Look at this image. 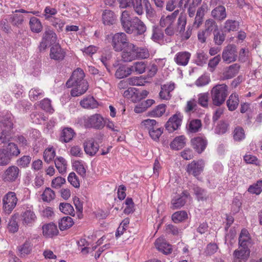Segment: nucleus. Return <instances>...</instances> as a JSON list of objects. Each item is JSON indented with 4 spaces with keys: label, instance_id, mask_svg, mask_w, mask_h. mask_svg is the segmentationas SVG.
<instances>
[{
    "label": "nucleus",
    "instance_id": "obj_47",
    "mask_svg": "<svg viewBox=\"0 0 262 262\" xmlns=\"http://www.w3.org/2000/svg\"><path fill=\"white\" fill-rule=\"evenodd\" d=\"M164 37V35L162 30L158 27L154 26L151 39L155 42H160L163 40Z\"/></svg>",
    "mask_w": 262,
    "mask_h": 262
},
{
    "label": "nucleus",
    "instance_id": "obj_27",
    "mask_svg": "<svg viewBox=\"0 0 262 262\" xmlns=\"http://www.w3.org/2000/svg\"><path fill=\"white\" fill-rule=\"evenodd\" d=\"M32 241V238H28L23 245L17 247L21 257L29 255L32 252L33 246Z\"/></svg>",
    "mask_w": 262,
    "mask_h": 262
},
{
    "label": "nucleus",
    "instance_id": "obj_7",
    "mask_svg": "<svg viewBox=\"0 0 262 262\" xmlns=\"http://www.w3.org/2000/svg\"><path fill=\"white\" fill-rule=\"evenodd\" d=\"M57 36L55 32L49 28H46L42 35L41 42L38 47L40 52L45 50L50 45L56 42Z\"/></svg>",
    "mask_w": 262,
    "mask_h": 262
},
{
    "label": "nucleus",
    "instance_id": "obj_22",
    "mask_svg": "<svg viewBox=\"0 0 262 262\" xmlns=\"http://www.w3.org/2000/svg\"><path fill=\"white\" fill-rule=\"evenodd\" d=\"M189 195V193L187 191H184L180 196L173 198L171 202V208L177 209L183 206L186 202V199Z\"/></svg>",
    "mask_w": 262,
    "mask_h": 262
},
{
    "label": "nucleus",
    "instance_id": "obj_32",
    "mask_svg": "<svg viewBox=\"0 0 262 262\" xmlns=\"http://www.w3.org/2000/svg\"><path fill=\"white\" fill-rule=\"evenodd\" d=\"M212 16L217 20H223L227 17L226 8L224 6L219 5L215 7L211 11Z\"/></svg>",
    "mask_w": 262,
    "mask_h": 262
},
{
    "label": "nucleus",
    "instance_id": "obj_62",
    "mask_svg": "<svg viewBox=\"0 0 262 262\" xmlns=\"http://www.w3.org/2000/svg\"><path fill=\"white\" fill-rule=\"evenodd\" d=\"M210 81V77L206 75H202L195 81V84L198 87H202L207 85Z\"/></svg>",
    "mask_w": 262,
    "mask_h": 262
},
{
    "label": "nucleus",
    "instance_id": "obj_61",
    "mask_svg": "<svg viewBox=\"0 0 262 262\" xmlns=\"http://www.w3.org/2000/svg\"><path fill=\"white\" fill-rule=\"evenodd\" d=\"M73 166L77 172L82 177H84L86 174V169L83 162L82 161H76Z\"/></svg>",
    "mask_w": 262,
    "mask_h": 262
},
{
    "label": "nucleus",
    "instance_id": "obj_57",
    "mask_svg": "<svg viewBox=\"0 0 262 262\" xmlns=\"http://www.w3.org/2000/svg\"><path fill=\"white\" fill-rule=\"evenodd\" d=\"M193 191L199 201H204L207 199V192L204 189L199 187H195L193 188Z\"/></svg>",
    "mask_w": 262,
    "mask_h": 262
},
{
    "label": "nucleus",
    "instance_id": "obj_51",
    "mask_svg": "<svg viewBox=\"0 0 262 262\" xmlns=\"http://www.w3.org/2000/svg\"><path fill=\"white\" fill-rule=\"evenodd\" d=\"M188 217L185 211H179L172 215V220L175 223H179L185 221Z\"/></svg>",
    "mask_w": 262,
    "mask_h": 262
},
{
    "label": "nucleus",
    "instance_id": "obj_55",
    "mask_svg": "<svg viewBox=\"0 0 262 262\" xmlns=\"http://www.w3.org/2000/svg\"><path fill=\"white\" fill-rule=\"evenodd\" d=\"M41 196L44 202H49L54 199L55 194L54 191L50 188L47 187L42 194Z\"/></svg>",
    "mask_w": 262,
    "mask_h": 262
},
{
    "label": "nucleus",
    "instance_id": "obj_48",
    "mask_svg": "<svg viewBox=\"0 0 262 262\" xmlns=\"http://www.w3.org/2000/svg\"><path fill=\"white\" fill-rule=\"evenodd\" d=\"M166 105L161 104L158 105L155 108L148 112V115L153 117L162 116L165 112Z\"/></svg>",
    "mask_w": 262,
    "mask_h": 262
},
{
    "label": "nucleus",
    "instance_id": "obj_26",
    "mask_svg": "<svg viewBox=\"0 0 262 262\" xmlns=\"http://www.w3.org/2000/svg\"><path fill=\"white\" fill-rule=\"evenodd\" d=\"M250 253V248L239 247L238 249L235 250L233 253L234 260L238 261L246 260L249 257Z\"/></svg>",
    "mask_w": 262,
    "mask_h": 262
},
{
    "label": "nucleus",
    "instance_id": "obj_13",
    "mask_svg": "<svg viewBox=\"0 0 262 262\" xmlns=\"http://www.w3.org/2000/svg\"><path fill=\"white\" fill-rule=\"evenodd\" d=\"M205 162L202 159L193 160L187 165L186 171L189 174L197 177L203 172Z\"/></svg>",
    "mask_w": 262,
    "mask_h": 262
},
{
    "label": "nucleus",
    "instance_id": "obj_58",
    "mask_svg": "<svg viewBox=\"0 0 262 262\" xmlns=\"http://www.w3.org/2000/svg\"><path fill=\"white\" fill-rule=\"evenodd\" d=\"M198 97V104L203 107H207L208 105L209 100L208 93L199 94Z\"/></svg>",
    "mask_w": 262,
    "mask_h": 262
},
{
    "label": "nucleus",
    "instance_id": "obj_11",
    "mask_svg": "<svg viewBox=\"0 0 262 262\" xmlns=\"http://www.w3.org/2000/svg\"><path fill=\"white\" fill-rule=\"evenodd\" d=\"M186 25V17L185 15L181 14L178 19L177 29L181 35L182 39L185 40L188 39L192 34V28L190 26L188 27L186 32H184Z\"/></svg>",
    "mask_w": 262,
    "mask_h": 262
},
{
    "label": "nucleus",
    "instance_id": "obj_2",
    "mask_svg": "<svg viewBox=\"0 0 262 262\" xmlns=\"http://www.w3.org/2000/svg\"><path fill=\"white\" fill-rule=\"evenodd\" d=\"M120 20L122 27L127 33L142 35L146 30L144 23L138 17L130 18L127 11L122 12Z\"/></svg>",
    "mask_w": 262,
    "mask_h": 262
},
{
    "label": "nucleus",
    "instance_id": "obj_41",
    "mask_svg": "<svg viewBox=\"0 0 262 262\" xmlns=\"http://www.w3.org/2000/svg\"><path fill=\"white\" fill-rule=\"evenodd\" d=\"M29 25L31 30L34 33H38L42 29V26L39 19L36 17H31L29 21Z\"/></svg>",
    "mask_w": 262,
    "mask_h": 262
},
{
    "label": "nucleus",
    "instance_id": "obj_42",
    "mask_svg": "<svg viewBox=\"0 0 262 262\" xmlns=\"http://www.w3.org/2000/svg\"><path fill=\"white\" fill-rule=\"evenodd\" d=\"M132 74V70L130 66H121L117 69L115 72V76L119 79H122L127 77Z\"/></svg>",
    "mask_w": 262,
    "mask_h": 262
},
{
    "label": "nucleus",
    "instance_id": "obj_59",
    "mask_svg": "<svg viewBox=\"0 0 262 262\" xmlns=\"http://www.w3.org/2000/svg\"><path fill=\"white\" fill-rule=\"evenodd\" d=\"M55 156V151L53 147L47 148L43 152V158L47 163L52 161Z\"/></svg>",
    "mask_w": 262,
    "mask_h": 262
},
{
    "label": "nucleus",
    "instance_id": "obj_40",
    "mask_svg": "<svg viewBox=\"0 0 262 262\" xmlns=\"http://www.w3.org/2000/svg\"><path fill=\"white\" fill-rule=\"evenodd\" d=\"M239 26V23L235 20L228 19L224 23V29L225 32H230L237 31Z\"/></svg>",
    "mask_w": 262,
    "mask_h": 262
},
{
    "label": "nucleus",
    "instance_id": "obj_52",
    "mask_svg": "<svg viewBox=\"0 0 262 262\" xmlns=\"http://www.w3.org/2000/svg\"><path fill=\"white\" fill-rule=\"evenodd\" d=\"M60 210L66 214H70L74 216V209L73 207L69 203H62L59 205Z\"/></svg>",
    "mask_w": 262,
    "mask_h": 262
},
{
    "label": "nucleus",
    "instance_id": "obj_23",
    "mask_svg": "<svg viewBox=\"0 0 262 262\" xmlns=\"http://www.w3.org/2000/svg\"><path fill=\"white\" fill-rule=\"evenodd\" d=\"M175 88V84L173 82H170L161 85V91L159 93V96L161 99L169 100L171 97L170 92Z\"/></svg>",
    "mask_w": 262,
    "mask_h": 262
},
{
    "label": "nucleus",
    "instance_id": "obj_19",
    "mask_svg": "<svg viewBox=\"0 0 262 262\" xmlns=\"http://www.w3.org/2000/svg\"><path fill=\"white\" fill-rule=\"evenodd\" d=\"M99 146L94 139L86 140L84 143V149L85 153L91 156H93L98 151Z\"/></svg>",
    "mask_w": 262,
    "mask_h": 262
},
{
    "label": "nucleus",
    "instance_id": "obj_45",
    "mask_svg": "<svg viewBox=\"0 0 262 262\" xmlns=\"http://www.w3.org/2000/svg\"><path fill=\"white\" fill-rule=\"evenodd\" d=\"M55 165L59 173L62 174L66 171L67 163L66 160L61 157H58L55 160Z\"/></svg>",
    "mask_w": 262,
    "mask_h": 262
},
{
    "label": "nucleus",
    "instance_id": "obj_63",
    "mask_svg": "<svg viewBox=\"0 0 262 262\" xmlns=\"http://www.w3.org/2000/svg\"><path fill=\"white\" fill-rule=\"evenodd\" d=\"M126 207L124 210V213L126 214H129L134 212L135 210L134 203L132 198H127L125 201Z\"/></svg>",
    "mask_w": 262,
    "mask_h": 262
},
{
    "label": "nucleus",
    "instance_id": "obj_21",
    "mask_svg": "<svg viewBox=\"0 0 262 262\" xmlns=\"http://www.w3.org/2000/svg\"><path fill=\"white\" fill-rule=\"evenodd\" d=\"M252 244V239L247 230H242L238 237V246L239 247L249 248Z\"/></svg>",
    "mask_w": 262,
    "mask_h": 262
},
{
    "label": "nucleus",
    "instance_id": "obj_60",
    "mask_svg": "<svg viewBox=\"0 0 262 262\" xmlns=\"http://www.w3.org/2000/svg\"><path fill=\"white\" fill-rule=\"evenodd\" d=\"M248 191L251 193L259 194L262 191V180H259L255 184L250 186Z\"/></svg>",
    "mask_w": 262,
    "mask_h": 262
},
{
    "label": "nucleus",
    "instance_id": "obj_12",
    "mask_svg": "<svg viewBox=\"0 0 262 262\" xmlns=\"http://www.w3.org/2000/svg\"><path fill=\"white\" fill-rule=\"evenodd\" d=\"M21 224L25 227H32L37 220V216L32 209L29 208L23 211L20 215Z\"/></svg>",
    "mask_w": 262,
    "mask_h": 262
},
{
    "label": "nucleus",
    "instance_id": "obj_15",
    "mask_svg": "<svg viewBox=\"0 0 262 262\" xmlns=\"http://www.w3.org/2000/svg\"><path fill=\"white\" fill-rule=\"evenodd\" d=\"M120 7L122 8L133 7L138 15L143 13V8L141 0H120Z\"/></svg>",
    "mask_w": 262,
    "mask_h": 262
},
{
    "label": "nucleus",
    "instance_id": "obj_8",
    "mask_svg": "<svg viewBox=\"0 0 262 262\" xmlns=\"http://www.w3.org/2000/svg\"><path fill=\"white\" fill-rule=\"evenodd\" d=\"M129 43L127 41V36L124 33H117L112 36V45L115 51H122Z\"/></svg>",
    "mask_w": 262,
    "mask_h": 262
},
{
    "label": "nucleus",
    "instance_id": "obj_6",
    "mask_svg": "<svg viewBox=\"0 0 262 262\" xmlns=\"http://www.w3.org/2000/svg\"><path fill=\"white\" fill-rule=\"evenodd\" d=\"M18 199L14 192L9 191L3 198V209L8 214H10L16 207Z\"/></svg>",
    "mask_w": 262,
    "mask_h": 262
},
{
    "label": "nucleus",
    "instance_id": "obj_50",
    "mask_svg": "<svg viewBox=\"0 0 262 262\" xmlns=\"http://www.w3.org/2000/svg\"><path fill=\"white\" fill-rule=\"evenodd\" d=\"M240 66L238 63H234L230 66L226 72V77L227 79L234 77L239 71Z\"/></svg>",
    "mask_w": 262,
    "mask_h": 262
},
{
    "label": "nucleus",
    "instance_id": "obj_53",
    "mask_svg": "<svg viewBox=\"0 0 262 262\" xmlns=\"http://www.w3.org/2000/svg\"><path fill=\"white\" fill-rule=\"evenodd\" d=\"M16 219L17 216L16 215H14L11 217L9 222L7 228L9 231L11 233H15L18 230L19 226L17 222L16 221Z\"/></svg>",
    "mask_w": 262,
    "mask_h": 262
},
{
    "label": "nucleus",
    "instance_id": "obj_34",
    "mask_svg": "<svg viewBox=\"0 0 262 262\" xmlns=\"http://www.w3.org/2000/svg\"><path fill=\"white\" fill-rule=\"evenodd\" d=\"M75 133L74 130L70 127L63 129L61 133L59 140L64 143L70 142L73 138Z\"/></svg>",
    "mask_w": 262,
    "mask_h": 262
},
{
    "label": "nucleus",
    "instance_id": "obj_28",
    "mask_svg": "<svg viewBox=\"0 0 262 262\" xmlns=\"http://www.w3.org/2000/svg\"><path fill=\"white\" fill-rule=\"evenodd\" d=\"M156 248L165 254H168L172 252L171 245L166 243L163 238H158L155 243Z\"/></svg>",
    "mask_w": 262,
    "mask_h": 262
},
{
    "label": "nucleus",
    "instance_id": "obj_43",
    "mask_svg": "<svg viewBox=\"0 0 262 262\" xmlns=\"http://www.w3.org/2000/svg\"><path fill=\"white\" fill-rule=\"evenodd\" d=\"M74 224L73 219L70 216H64L58 222L59 229L63 231L71 227Z\"/></svg>",
    "mask_w": 262,
    "mask_h": 262
},
{
    "label": "nucleus",
    "instance_id": "obj_18",
    "mask_svg": "<svg viewBox=\"0 0 262 262\" xmlns=\"http://www.w3.org/2000/svg\"><path fill=\"white\" fill-rule=\"evenodd\" d=\"M208 10V5L205 3H203L201 6L198 9L194 21L193 23V27L198 28L202 24L204 16Z\"/></svg>",
    "mask_w": 262,
    "mask_h": 262
},
{
    "label": "nucleus",
    "instance_id": "obj_29",
    "mask_svg": "<svg viewBox=\"0 0 262 262\" xmlns=\"http://www.w3.org/2000/svg\"><path fill=\"white\" fill-rule=\"evenodd\" d=\"M102 21L105 26H111L115 24L116 16L114 12L110 10H105L102 15Z\"/></svg>",
    "mask_w": 262,
    "mask_h": 262
},
{
    "label": "nucleus",
    "instance_id": "obj_38",
    "mask_svg": "<svg viewBox=\"0 0 262 262\" xmlns=\"http://www.w3.org/2000/svg\"><path fill=\"white\" fill-rule=\"evenodd\" d=\"M141 125L148 132L151 130H155L156 128H162L160 124L154 119L144 120L142 122Z\"/></svg>",
    "mask_w": 262,
    "mask_h": 262
},
{
    "label": "nucleus",
    "instance_id": "obj_39",
    "mask_svg": "<svg viewBox=\"0 0 262 262\" xmlns=\"http://www.w3.org/2000/svg\"><path fill=\"white\" fill-rule=\"evenodd\" d=\"M5 151V153L10 158L12 156H17L20 154V150L16 144L14 143H9L6 148L2 149Z\"/></svg>",
    "mask_w": 262,
    "mask_h": 262
},
{
    "label": "nucleus",
    "instance_id": "obj_20",
    "mask_svg": "<svg viewBox=\"0 0 262 262\" xmlns=\"http://www.w3.org/2000/svg\"><path fill=\"white\" fill-rule=\"evenodd\" d=\"M193 148L199 154L202 153L206 148L207 144L206 139L202 137H196L191 140Z\"/></svg>",
    "mask_w": 262,
    "mask_h": 262
},
{
    "label": "nucleus",
    "instance_id": "obj_54",
    "mask_svg": "<svg viewBox=\"0 0 262 262\" xmlns=\"http://www.w3.org/2000/svg\"><path fill=\"white\" fill-rule=\"evenodd\" d=\"M24 16L21 14H14L10 18V22L13 26L20 27L24 22Z\"/></svg>",
    "mask_w": 262,
    "mask_h": 262
},
{
    "label": "nucleus",
    "instance_id": "obj_10",
    "mask_svg": "<svg viewBox=\"0 0 262 262\" xmlns=\"http://www.w3.org/2000/svg\"><path fill=\"white\" fill-rule=\"evenodd\" d=\"M222 57L224 62L230 63L237 58V51L235 45L230 44L225 47L222 52Z\"/></svg>",
    "mask_w": 262,
    "mask_h": 262
},
{
    "label": "nucleus",
    "instance_id": "obj_1",
    "mask_svg": "<svg viewBox=\"0 0 262 262\" xmlns=\"http://www.w3.org/2000/svg\"><path fill=\"white\" fill-rule=\"evenodd\" d=\"M84 72L80 68H77L72 73L70 78L67 81L66 85L68 88L74 87L71 91L73 97H77L85 93L89 88V84L86 80Z\"/></svg>",
    "mask_w": 262,
    "mask_h": 262
},
{
    "label": "nucleus",
    "instance_id": "obj_5",
    "mask_svg": "<svg viewBox=\"0 0 262 262\" xmlns=\"http://www.w3.org/2000/svg\"><path fill=\"white\" fill-rule=\"evenodd\" d=\"M80 121L86 128L100 129L104 126L103 118L98 114L83 116L80 118Z\"/></svg>",
    "mask_w": 262,
    "mask_h": 262
},
{
    "label": "nucleus",
    "instance_id": "obj_64",
    "mask_svg": "<svg viewBox=\"0 0 262 262\" xmlns=\"http://www.w3.org/2000/svg\"><path fill=\"white\" fill-rule=\"evenodd\" d=\"M214 34V41L217 45H221L225 39V34L222 32L216 31L213 33Z\"/></svg>",
    "mask_w": 262,
    "mask_h": 262
},
{
    "label": "nucleus",
    "instance_id": "obj_30",
    "mask_svg": "<svg viewBox=\"0 0 262 262\" xmlns=\"http://www.w3.org/2000/svg\"><path fill=\"white\" fill-rule=\"evenodd\" d=\"M202 122L199 119H193L187 123L186 126L187 132L188 134L196 133L201 130Z\"/></svg>",
    "mask_w": 262,
    "mask_h": 262
},
{
    "label": "nucleus",
    "instance_id": "obj_24",
    "mask_svg": "<svg viewBox=\"0 0 262 262\" xmlns=\"http://www.w3.org/2000/svg\"><path fill=\"white\" fill-rule=\"evenodd\" d=\"M179 10H176L170 15L166 16H162L160 19L159 24L162 28H165L167 26L173 25L175 20L179 14Z\"/></svg>",
    "mask_w": 262,
    "mask_h": 262
},
{
    "label": "nucleus",
    "instance_id": "obj_4",
    "mask_svg": "<svg viewBox=\"0 0 262 262\" xmlns=\"http://www.w3.org/2000/svg\"><path fill=\"white\" fill-rule=\"evenodd\" d=\"M13 117L11 114H8L1 120L0 126L2 128L0 140L5 143L9 141L11 138V131L13 125Z\"/></svg>",
    "mask_w": 262,
    "mask_h": 262
},
{
    "label": "nucleus",
    "instance_id": "obj_33",
    "mask_svg": "<svg viewBox=\"0 0 262 262\" xmlns=\"http://www.w3.org/2000/svg\"><path fill=\"white\" fill-rule=\"evenodd\" d=\"M186 138L184 135L176 137L170 144L171 149L180 150L183 148L186 145Z\"/></svg>",
    "mask_w": 262,
    "mask_h": 262
},
{
    "label": "nucleus",
    "instance_id": "obj_14",
    "mask_svg": "<svg viewBox=\"0 0 262 262\" xmlns=\"http://www.w3.org/2000/svg\"><path fill=\"white\" fill-rule=\"evenodd\" d=\"M122 50L121 59L123 62H128L136 59V45L129 43Z\"/></svg>",
    "mask_w": 262,
    "mask_h": 262
},
{
    "label": "nucleus",
    "instance_id": "obj_31",
    "mask_svg": "<svg viewBox=\"0 0 262 262\" xmlns=\"http://www.w3.org/2000/svg\"><path fill=\"white\" fill-rule=\"evenodd\" d=\"M42 233L46 237H52L57 235L58 230L55 224L49 223L42 226Z\"/></svg>",
    "mask_w": 262,
    "mask_h": 262
},
{
    "label": "nucleus",
    "instance_id": "obj_49",
    "mask_svg": "<svg viewBox=\"0 0 262 262\" xmlns=\"http://www.w3.org/2000/svg\"><path fill=\"white\" fill-rule=\"evenodd\" d=\"M233 137L235 141L239 142L243 140L246 137L243 128L241 126L236 127L233 132Z\"/></svg>",
    "mask_w": 262,
    "mask_h": 262
},
{
    "label": "nucleus",
    "instance_id": "obj_46",
    "mask_svg": "<svg viewBox=\"0 0 262 262\" xmlns=\"http://www.w3.org/2000/svg\"><path fill=\"white\" fill-rule=\"evenodd\" d=\"M29 96L31 101H36L43 97V92L38 88H32L29 92Z\"/></svg>",
    "mask_w": 262,
    "mask_h": 262
},
{
    "label": "nucleus",
    "instance_id": "obj_36",
    "mask_svg": "<svg viewBox=\"0 0 262 262\" xmlns=\"http://www.w3.org/2000/svg\"><path fill=\"white\" fill-rule=\"evenodd\" d=\"M147 67V63L145 61H136L130 66L132 73L141 74L145 72Z\"/></svg>",
    "mask_w": 262,
    "mask_h": 262
},
{
    "label": "nucleus",
    "instance_id": "obj_44",
    "mask_svg": "<svg viewBox=\"0 0 262 262\" xmlns=\"http://www.w3.org/2000/svg\"><path fill=\"white\" fill-rule=\"evenodd\" d=\"M210 35L212 32H215L219 30L216 22L213 19H207L205 22V29Z\"/></svg>",
    "mask_w": 262,
    "mask_h": 262
},
{
    "label": "nucleus",
    "instance_id": "obj_16",
    "mask_svg": "<svg viewBox=\"0 0 262 262\" xmlns=\"http://www.w3.org/2000/svg\"><path fill=\"white\" fill-rule=\"evenodd\" d=\"M66 52L59 44L53 46L50 51V57L55 61H61L64 59Z\"/></svg>",
    "mask_w": 262,
    "mask_h": 262
},
{
    "label": "nucleus",
    "instance_id": "obj_35",
    "mask_svg": "<svg viewBox=\"0 0 262 262\" xmlns=\"http://www.w3.org/2000/svg\"><path fill=\"white\" fill-rule=\"evenodd\" d=\"M80 104L81 106L87 109H93L97 108L98 106V102L92 96H88L82 99Z\"/></svg>",
    "mask_w": 262,
    "mask_h": 262
},
{
    "label": "nucleus",
    "instance_id": "obj_56",
    "mask_svg": "<svg viewBox=\"0 0 262 262\" xmlns=\"http://www.w3.org/2000/svg\"><path fill=\"white\" fill-rule=\"evenodd\" d=\"M136 59H146L149 57V53L146 48H138L136 46Z\"/></svg>",
    "mask_w": 262,
    "mask_h": 262
},
{
    "label": "nucleus",
    "instance_id": "obj_3",
    "mask_svg": "<svg viewBox=\"0 0 262 262\" xmlns=\"http://www.w3.org/2000/svg\"><path fill=\"white\" fill-rule=\"evenodd\" d=\"M212 104L217 106L222 105L228 95V87L225 84H216L210 91Z\"/></svg>",
    "mask_w": 262,
    "mask_h": 262
},
{
    "label": "nucleus",
    "instance_id": "obj_25",
    "mask_svg": "<svg viewBox=\"0 0 262 262\" xmlns=\"http://www.w3.org/2000/svg\"><path fill=\"white\" fill-rule=\"evenodd\" d=\"M190 57L191 54L189 52H179L176 54L174 61L179 66H185L187 65Z\"/></svg>",
    "mask_w": 262,
    "mask_h": 262
},
{
    "label": "nucleus",
    "instance_id": "obj_37",
    "mask_svg": "<svg viewBox=\"0 0 262 262\" xmlns=\"http://www.w3.org/2000/svg\"><path fill=\"white\" fill-rule=\"evenodd\" d=\"M239 102L238 95L233 93L229 96L227 101V106L230 111L235 110L238 106Z\"/></svg>",
    "mask_w": 262,
    "mask_h": 262
},
{
    "label": "nucleus",
    "instance_id": "obj_9",
    "mask_svg": "<svg viewBox=\"0 0 262 262\" xmlns=\"http://www.w3.org/2000/svg\"><path fill=\"white\" fill-rule=\"evenodd\" d=\"M20 176V170L15 165L8 167L2 175L3 181L5 183H13L15 182Z\"/></svg>",
    "mask_w": 262,
    "mask_h": 262
},
{
    "label": "nucleus",
    "instance_id": "obj_17",
    "mask_svg": "<svg viewBox=\"0 0 262 262\" xmlns=\"http://www.w3.org/2000/svg\"><path fill=\"white\" fill-rule=\"evenodd\" d=\"M181 115L180 114H174L168 119L165 124V128L169 133H172L181 126Z\"/></svg>",
    "mask_w": 262,
    "mask_h": 262
}]
</instances>
